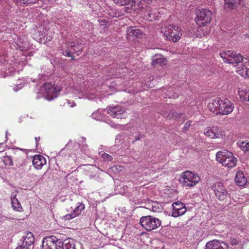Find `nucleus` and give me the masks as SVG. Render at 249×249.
<instances>
[{
    "instance_id": "f257e3e1",
    "label": "nucleus",
    "mask_w": 249,
    "mask_h": 249,
    "mask_svg": "<svg viewBox=\"0 0 249 249\" xmlns=\"http://www.w3.org/2000/svg\"><path fill=\"white\" fill-rule=\"evenodd\" d=\"M225 62L237 67V72L244 78H249V59L243 58L239 53L228 51L220 53Z\"/></svg>"
},
{
    "instance_id": "f03ea898",
    "label": "nucleus",
    "mask_w": 249,
    "mask_h": 249,
    "mask_svg": "<svg viewBox=\"0 0 249 249\" xmlns=\"http://www.w3.org/2000/svg\"><path fill=\"white\" fill-rule=\"evenodd\" d=\"M208 107L213 113L223 115L231 113L234 107L233 104L228 99L222 100L218 98L212 103H210Z\"/></svg>"
},
{
    "instance_id": "7ed1b4c3",
    "label": "nucleus",
    "mask_w": 249,
    "mask_h": 249,
    "mask_svg": "<svg viewBox=\"0 0 249 249\" xmlns=\"http://www.w3.org/2000/svg\"><path fill=\"white\" fill-rule=\"evenodd\" d=\"M83 46L79 41H69L64 46H61L60 53L65 56L71 57L74 59V52L77 55H80L82 51Z\"/></svg>"
},
{
    "instance_id": "20e7f679",
    "label": "nucleus",
    "mask_w": 249,
    "mask_h": 249,
    "mask_svg": "<svg viewBox=\"0 0 249 249\" xmlns=\"http://www.w3.org/2000/svg\"><path fill=\"white\" fill-rule=\"evenodd\" d=\"M216 160L229 168L234 167L237 164V159L232 153L228 151H219L216 154Z\"/></svg>"
},
{
    "instance_id": "39448f33",
    "label": "nucleus",
    "mask_w": 249,
    "mask_h": 249,
    "mask_svg": "<svg viewBox=\"0 0 249 249\" xmlns=\"http://www.w3.org/2000/svg\"><path fill=\"white\" fill-rule=\"evenodd\" d=\"M200 179V177L197 174L188 170L180 175L179 180L184 187L191 188L195 186Z\"/></svg>"
},
{
    "instance_id": "423d86ee",
    "label": "nucleus",
    "mask_w": 249,
    "mask_h": 249,
    "mask_svg": "<svg viewBox=\"0 0 249 249\" xmlns=\"http://www.w3.org/2000/svg\"><path fill=\"white\" fill-rule=\"evenodd\" d=\"M162 32L167 40L174 42L178 41L182 35L181 29L178 26L172 24L168 25Z\"/></svg>"
},
{
    "instance_id": "0eeeda50",
    "label": "nucleus",
    "mask_w": 249,
    "mask_h": 249,
    "mask_svg": "<svg viewBox=\"0 0 249 249\" xmlns=\"http://www.w3.org/2000/svg\"><path fill=\"white\" fill-rule=\"evenodd\" d=\"M140 223L147 231L157 229L161 225V222L158 218L150 215L142 217L140 219Z\"/></svg>"
},
{
    "instance_id": "6e6552de",
    "label": "nucleus",
    "mask_w": 249,
    "mask_h": 249,
    "mask_svg": "<svg viewBox=\"0 0 249 249\" xmlns=\"http://www.w3.org/2000/svg\"><path fill=\"white\" fill-rule=\"evenodd\" d=\"M41 90L44 92L47 99L51 101L57 97L58 93L60 91V88L54 84L47 82L44 83Z\"/></svg>"
},
{
    "instance_id": "1a4fd4ad",
    "label": "nucleus",
    "mask_w": 249,
    "mask_h": 249,
    "mask_svg": "<svg viewBox=\"0 0 249 249\" xmlns=\"http://www.w3.org/2000/svg\"><path fill=\"white\" fill-rule=\"evenodd\" d=\"M42 244L45 249H63L64 242L54 236H51L44 238Z\"/></svg>"
},
{
    "instance_id": "9d476101",
    "label": "nucleus",
    "mask_w": 249,
    "mask_h": 249,
    "mask_svg": "<svg viewBox=\"0 0 249 249\" xmlns=\"http://www.w3.org/2000/svg\"><path fill=\"white\" fill-rule=\"evenodd\" d=\"M213 189L216 198L220 201L224 200L229 196L228 191L221 182H217L214 183L213 186Z\"/></svg>"
},
{
    "instance_id": "9b49d317",
    "label": "nucleus",
    "mask_w": 249,
    "mask_h": 249,
    "mask_svg": "<svg viewBox=\"0 0 249 249\" xmlns=\"http://www.w3.org/2000/svg\"><path fill=\"white\" fill-rule=\"evenodd\" d=\"M107 112L110 116L118 119L124 118L127 116L124 107L119 105L109 107Z\"/></svg>"
},
{
    "instance_id": "f8f14e48",
    "label": "nucleus",
    "mask_w": 249,
    "mask_h": 249,
    "mask_svg": "<svg viewBox=\"0 0 249 249\" xmlns=\"http://www.w3.org/2000/svg\"><path fill=\"white\" fill-rule=\"evenodd\" d=\"M85 209V205L82 203H79L78 206L75 208H71V211L70 213L65 214L61 218L64 221L70 220L74 217L79 215Z\"/></svg>"
},
{
    "instance_id": "ddd939ff",
    "label": "nucleus",
    "mask_w": 249,
    "mask_h": 249,
    "mask_svg": "<svg viewBox=\"0 0 249 249\" xmlns=\"http://www.w3.org/2000/svg\"><path fill=\"white\" fill-rule=\"evenodd\" d=\"M173 212L172 215L177 217L184 214L186 212L185 204L179 201L175 202L172 204Z\"/></svg>"
},
{
    "instance_id": "4468645a",
    "label": "nucleus",
    "mask_w": 249,
    "mask_h": 249,
    "mask_svg": "<svg viewBox=\"0 0 249 249\" xmlns=\"http://www.w3.org/2000/svg\"><path fill=\"white\" fill-rule=\"evenodd\" d=\"M205 249H229V247L227 243L223 241L213 240L206 243Z\"/></svg>"
},
{
    "instance_id": "2eb2a0df",
    "label": "nucleus",
    "mask_w": 249,
    "mask_h": 249,
    "mask_svg": "<svg viewBox=\"0 0 249 249\" xmlns=\"http://www.w3.org/2000/svg\"><path fill=\"white\" fill-rule=\"evenodd\" d=\"M204 134L206 136L212 139L219 138L223 135L221 130L216 127L205 128L204 130Z\"/></svg>"
},
{
    "instance_id": "dca6fc26",
    "label": "nucleus",
    "mask_w": 249,
    "mask_h": 249,
    "mask_svg": "<svg viewBox=\"0 0 249 249\" xmlns=\"http://www.w3.org/2000/svg\"><path fill=\"white\" fill-rule=\"evenodd\" d=\"M243 4V0H225L224 9L227 11L236 9Z\"/></svg>"
},
{
    "instance_id": "f3484780",
    "label": "nucleus",
    "mask_w": 249,
    "mask_h": 249,
    "mask_svg": "<svg viewBox=\"0 0 249 249\" xmlns=\"http://www.w3.org/2000/svg\"><path fill=\"white\" fill-rule=\"evenodd\" d=\"M125 70L127 69L124 66L117 67L116 69L114 67H112L108 72V75L111 78L122 77L123 76L122 73L125 72Z\"/></svg>"
},
{
    "instance_id": "a211bd4d",
    "label": "nucleus",
    "mask_w": 249,
    "mask_h": 249,
    "mask_svg": "<svg viewBox=\"0 0 249 249\" xmlns=\"http://www.w3.org/2000/svg\"><path fill=\"white\" fill-rule=\"evenodd\" d=\"M32 162L35 168L39 170L46 163V160L43 156L37 155L33 157Z\"/></svg>"
},
{
    "instance_id": "6ab92c4d",
    "label": "nucleus",
    "mask_w": 249,
    "mask_h": 249,
    "mask_svg": "<svg viewBox=\"0 0 249 249\" xmlns=\"http://www.w3.org/2000/svg\"><path fill=\"white\" fill-rule=\"evenodd\" d=\"M235 182L238 186L240 187L244 186L247 184V179L242 171H238L236 173Z\"/></svg>"
},
{
    "instance_id": "aec40b11",
    "label": "nucleus",
    "mask_w": 249,
    "mask_h": 249,
    "mask_svg": "<svg viewBox=\"0 0 249 249\" xmlns=\"http://www.w3.org/2000/svg\"><path fill=\"white\" fill-rule=\"evenodd\" d=\"M18 4L21 5L24 4H30L42 3L45 4H49L51 2V0H14Z\"/></svg>"
},
{
    "instance_id": "412c9836",
    "label": "nucleus",
    "mask_w": 249,
    "mask_h": 249,
    "mask_svg": "<svg viewBox=\"0 0 249 249\" xmlns=\"http://www.w3.org/2000/svg\"><path fill=\"white\" fill-rule=\"evenodd\" d=\"M142 33L141 30L132 27H129L126 30V35L128 39H129V37L131 36L139 37L142 35Z\"/></svg>"
},
{
    "instance_id": "4be33fe9",
    "label": "nucleus",
    "mask_w": 249,
    "mask_h": 249,
    "mask_svg": "<svg viewBox=\"0 0 249 249\" xmlns=\"http://www.w3.org/2000/svg\"><path fill=\"white\" fill-rule=\"evenodd\" d=\"M211 21V17H196L195 21L200 27L204 26Z\"/></svg>"
},
{
    "instance_id": "5701e85b",
    "label": "nucleus",
    "mask_w": 249,
    "mask_h": 249,
    "mask_svg": "<svg viewBox=\"0 0 249 249\" xmlns=\"http://www.w3.org/2000/svg\"><path fill=\"white\" fill-rule=\"evenodd\" d=\"M152 65L154 67H156L157 65H161L165 64V60L163 57L160 54H157L154 56L152 58Z\"/></svg>"
},
{
    "instance_id": "b1692460",
    "label": "nucleus",
    "mask_w": 249,
    "mask_h": 249,
    "mask_svg": "<svg viewBox=\"0 0 249 249\" xmlns=\"http://www.w3.org/2000/svg\"><path fill=\"white\" fill-rule=\"evenodd\" d=\"M35 238L33 234L31 232H27L22 241V244H25L29 247L31 246L34 242Z\"/></svg>"
},
{
    "instance_id": "393cba45",
    "label": "nucleus",
    "mask_w": 249,
    "mask_h": 249,
    "mask_svg": "<svg viewBox=\"0 0 249 249\" xmlns=\"http://www.w3.org/2000/svg\"><path fill=\"white\" fill-rule=\"evenodd\" d=\"M16 195L12 194L11 197V201L12 208L14 210L18 212L21 211L22 207L21 206L20 202L16 197Z\"/></svg>"
},
{
    "instance_id": "a878e982",
    "label": "nucleus",
    "mask_w": 249,
    "mask_h": 249,
    "mask_svg": "<svg viewBox=\"0 0 249 249\" xmlns=\"http://www.w3.org/2000/svg\"><path fill=\"white\" fill-rule=\"evenodd\" d=\"M67 158V155L65 154L64 149H63L61 151H60L58 154L57 155L56 157V162L57 165L59 164H61L62 165H64V166L67 164V163H65V160H63L64 159Z\"/></svg>"
},
{
    "instance_id": "bb28decb",
    "label": "nucleus",
    "mask_w": 249,
    "mask_h": 249,
    "mask_svg": "<svg viewBox=\"0 0 249 249\" xmlns=\"http://www.w3.org/2000/svg\"><path fill=\"white\" fill-rule=\"evenodd\" d=\"M195 14L196 16H211L212 12L208 9L198 7L196 9Z\"/></svg>"
},
{
    "instance_id": "cd10ccee",
    "label": "nucleus",
    "mask_w": 249,
    "mask_h": 249,
    "mask_svg": "<svg viewBox=\"0 0 249 249\" xmlns=\"http://www.w3.org/2000/svg\"><path fill=\"white\" fill-rule=\"evenodd\" d=\"M238 92L241 100L243 101H249V89L239 88Z\"/></svg>"
},
{
    "instance_id": "c85d7f7f",
    "label": "nucleus",
    "mask_w": 249,
    "mask_h": 249,
    "mask_svg": "<svg viewBox=\"0 0 249 249\" xmlns=\"http://www.w3.org/2000/svg\"><path fill=\"white\" fill-rule=\"evenodd\" d=\"M152 2V0H137L135 4L138 3L140 7L144 8L151 4Z\"/></svg>"
},
{
    "instance_id": "c756f323",
    "label": "nucleus",
    "mask_w": 249,
    "mask_h": 249,
    "mask_svg": "<svg viewBox=\"0 0 249 249\" xmlns=\"http://www.w3.org/2000/svg\"><path fill=\"white\" fill-rule=\"evenodd\" d=\"M93 119L96 120H103L104 117L102 114V110L100 109L94 112L91 115Z\"/></svg>"
},
{
    "instance_id": "7c9ffc66",
    "label": "nucleus",
    "mask_w": 249,
    "mask_h": 249,
    "mask_svg": "<svg viewBox=\"0 0 249 249\" xmlns=\"http://www.w3.org/2000/svg\"><path fill=\"white\" fill-rule=\"evenodd\" d=\"M238 145L239 147L244 151H249V142H247L246 141H242L241 142H238Z\"/></svg>"
},
{
    "instance_id": "2f4dec72",
    "label": "nucleus",
    "mask_w": 249,
    "mask_h": 249,
    "mask_svg": "<svg viewBox=\"0 0 249 249\" xmlns=\"http://www.w3.org/2000/svg\"><path fill=\"white\" fill-rule=\"evenodd\" d=\"M63 249H75L73 244L71 243L70 240H66L64 241Z\"/></svg>"
},
{
    "instance_id": "473e14b6",
    "label": "nucleus",
    "mask_w": 249,
    "mask_h": 249,
    "mask_svg": "<svg viewBox=\"0 0 249 249\" xmlns=\"http://www.w3.org/2000/svg\"><path fill=\"white\" fill-rule=\"evenodd\" d=\"M99 155L102 158L106 161H111L113 159L112 156L104 151L99 152Z\"/></svg>"
},
{
    "instance_id": "72a5a7b5",
    "label": "nucleus",
    "mask_w": 249,
    "mask_h": 249,
    "mask_svg": "<svg viewBox=\"0 0 249 249\" xmlns=\"http://www.w3.org/2000/svg\"><path fill=\"white\" fill-rule=\"evenodd\" d=\"M3 162L6 166H11L13 165L12 159L10 156H4L3 157Z\"/></svg>"
},
{
    "instance_id": "f704fd0d",
    "label": "nucleus",
    "mask_w": 249,
    "mask_h": 249,
    "mask_svg": "<svg viewBox=\"0 0 249 249\" xmlns=\"http://www.w3.org/2000/svg\"><path fill=\"white\" fill-rule=\"evenodd\" d=\"M162 115L164 116V117H166L167 118H169V119H176L180 117L181 116V114H180L179 113H174L172 114H169L168 115H166V114H164Z\"/></svg>"
},
{
    "instance_id": "c9c22d12",
    "label": "nucleus",
    "mask_w": 249,
    "mask_h": 249,
    "mask_svg": "<svg viewBox=\"0 0 249 249\" xmlns=\"http://www.w3.org/2000/svg\"><path fill=\"white\" fill-rule=\"evenodd\" d=\"M115 3L118 5H125L127 2H128V0H112Z\"/></svg>"
},
{
    "instance_id": "e433bc0d",
    "label": "nucleus",
    "mask_w": 249,
    "mask_h": 249,
    "mask_svg": "<svg viewBox=\"0 0 249 249\" xmlns=\"http://www.w3.org/2000/svg\"><path fill=\"white\" fill-rule=\"evenodd\" d=\"M23 87V85L21 84V82H20L19 83H17L16 85V87L14 88L13 90H14V91L17 92L19 89H22Z\"/></svg>"
},
{
    "instance_id": "4c0bfd02",
    "label": "nucleus",
    "mask_w": 249,
    "mask_h": 249,
    "mask_svg": "<svg viewBox=\"0 0 249 249\" xmlns=\"http://www.w3.org/2000/svg\"><path fill=\"white\" fill-rule=\"evenodd\" d=\"M29 247L28 246H27L25 244H24V245H23L22 243L21 245H19L15 249H29Z\"/></svg>"
},
{
    "instance_id": "58836bf2",
    "label": "nucleus",
    "mask_w": 249,
    "mask_h": 249,
    "mask_svg": "<svg viewBox=\"0 0 249 249\" xmlns=\"http://www.w3.org/2000/svg\"><path fill=\"white\" fill-rule=\"evenodd\" d=\"M191 124V122H190V121H188L185 124L184 126V129L185 131L189 129V128L190 127Z\"/></svg>"
},
{
    "instance_id": "ea45409f",
    "label": "nucleus",
    "mask_w": 249,
    "mask_h": 249,
    "mask_svg": "<svg viewBox=\"0 0 249 249\" xmlns=\"http://www.w3.org/2000/svg\"><path fill=\"white\" fill-rule=\"evenodd\" d=\"M129 2H127L126 4L125 5H130L131 6H134L135 5L136 0H128Z\"/></svg>"
},
{
    "instance_id": "a19ab883",
    "label": "nucleus",
    "mask_w": 249,
    "mask_h": 249,
    "mask_svg": "<svg viewBox=\"0 0 249 249\" xmlns=\"http://www.w3.org/2000/svg\"><path fill=\"white\" fill-rule=\"evenodd\" d=\"M230 243L232 245H235L238 243V241L235 238H231Z\"/></svg>"
},
{
    "instance_id": "79ce46f5",
    "label": "nucleus",
    "mask_w": 249,
    "mask_h": 249,
    "mask_svg": "<svg viewBox=\"0 0 249 249\" xmlns=\"http://www.w3.org/2000/svg\"><path fill=\"white\" fill-rule=\"evenodd\" d=\"M67 104L69 105L71 107H73L75 106V104L74 103H73L71 104L70 101L69 100L67 101Z\"/></svg>"
},
{
    "instance_id": "37998d69",
    "label": "nucleus",
    "mask_w": 249,
    "mask_h": 249,
    "mask_svg": "<svg viewBox=\"0 0 249 249\" xmlns=\"http://www.w3.org/2000/svg\"><path fill=\"white\" fill-rule=\"evenodd\" d=\"M100 22L102 25H104L107 24V21L105 20H101Z\"/></svg>"
},
{
    "instance_id": "c03bdc74",
    "label": "nucleus",
    "mask_w": 249,
    "mask_h": 249,
    "mask_svg": "<svg viewBox=\"0 0 249 249\" xmlns=\"http://www.w3.org/2000/svg\"><path fill=\"white\" fill-rule=\"evenodd\" d=\"M85 96V98H88V99H90V100L93 99V97H90L88 95V94H87Z\"/></svg>"
},
{
    "instance_id": "a18cd8bd",
    "label": "nucleus",
    "mask_w": 249,
    "mask_h": 249,
    "mask_svg": "<svg viewBox=\"0 0 249 249\" xmlns=\"http://www.w3.org/2000/svg\"><path fill=\"white\" fill-rule=\"evenodd\" d=\"M36 142V145H37L38 144V141L40 140V137H35Z\"/></svg>"
},
{
    "instance_id": "49530a36",
    "label": "nucleus",
    "mask_w": 249,
    "mask_h": 249,
    "mask_svg": "<svg viewBox=\"0 0 249 249\" xmlns=\"http://www.w3.org/2000/svg\"><path fill=\"white\" fill-rule=\"evenodd\" d=\"M39 36H43V33L42 32H39Z\"/></svg>"
},
{
    "instance_id": "de8ad7c7",
    "label": "nucleus",
    "mask_w": 249,
    "mask_h": 249,
    "mask_svg": "<svg viewBox=\"0 0 249 249\" xmlns=\"http://www.w3.org/2000/svg\"><path fill=\"white\" fill-rule=\"evenodd\" d=\"M140 139L139 137L136 138L134 141H133V142H134L136 141H137Z\"/></svg>"
},
{
    "instance_id": "09e8293b",
    "label": "nucleus",
    "mask_w": 249,
    "mask_h": 249,
    "mask_svg": "<svg viewBox=\"0 0 249 249\" xmlns=\"http://www.w3.org/2000/svg\"><path fill=\"white\" fill-rule=\"evenodd\" d=\"M178 97V95H173V97L174 98H176V97Z\"/></svg>"
},
{
    "instance_id": "8fccbe9b",
    "label": "nucleus",
    "mask_w": 249,
    "mask_h": 249,
    "mask_svg": "<svg viewBox=\"0 0 249 249\" xmlns=\"http://www.w3.org/2000/svg\"><path fill=\"white\" fill-rule=\"evenodd\" d=\"M125 8H126V9H127V8H129V7L128 6V7H126Z\"/></svg>"
}]
</instances>
